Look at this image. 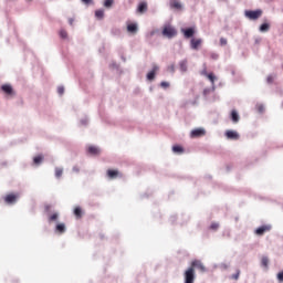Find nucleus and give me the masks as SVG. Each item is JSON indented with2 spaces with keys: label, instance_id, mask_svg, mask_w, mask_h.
Wrapping results in <instances>:
<instances>
[{
  "label": "nucleus",
  "instance_id": "nucleus-1",
  "mask_svg": "<svg viewBox=\"0 0 283 283\" xmlns=\"http://www.w3.org/2000/svg\"><path fill=\"white\" fill-rule=\"evenodd\" d=\"M195 269H198L199 271H201V273H207V268L205 266L202 261L195 260V261L191 262V266L188 268L184 272V283H193V282H196V270Z\"/></svg>",
  "mask_w": 283,
  "mask_h": 283
},
{
  "label": "nucleus",
  "instance_id": "nucleus-2",
  "mask_svg": "<svg viewBox=\"0 0 283 283\" xmlns=\"http://www.w3.org/2000/svg\"><path fill=\"white\" fill-rule=\"evenodd\" d=\"M163 36H166V39H174L178 34V31H176V28L171 25L164 27L161 31Z\"/></svg>",
  "mask_w": 283,
  "mask_h": 283
},
{
  "label": "nucleus",
  "instance_id": "nucleus-3",
  "mask_svg": "<svg viewBox=\"0 0 283 283\" xmlns=\"http://www.w3.org/2000/svg\"><path fill=\"white\" fill-rule=\"evenodd\" d=\"M247 19H250L251 21H255L262 17V10H245L244 12Z\"/></svg>",
  "mask_w": 283,
  "mask_h": 283
},
{
  "label": "nucleus",
  "instance_id": "nucleus-4",
  "mask_svg": "<svg viewBox=\"0 0 283 283\" xmlns=\"http://www.w3.org/2000/svg\"><path fill=\"white\" fill-rule=\"evenodd\" d=\"M273 229V226L271 224H263L254 230L255 235H264V233H269Z\"/></svg>",
  "mask_w": 283,
  "mask_h": 283
},
{
  "label": "nucleus",
  "instance_id": "nucleus-5",
  "mask_svg": "<svg viewBox=\"0 0 283 283\" xmlns=\"http://www.w3.org/2000/svg\"><path fill=\"white\" fill-rule=\"evenodd\" d=\"M201 76H206L207 80L210 81V83H216L218 81V77L213 73L207 72V65H205L203 70L200 72Z\"/></svg>",
  "mask_w": 283,
  "mask_h": 283
},
{
  "label": "nucleus",
  "instance_id": "nucleus-6",
  "mask_svg": "<svg viewBox=\"0 0 283 283\" xmlns=\"http://www.w3.org/2000/svg\"><path fill=\"white\" fill-rule=\"evenodd\" d=\"M207 134V130L205 128H195L190 132V138H201V136H205Z\"/></svg>",
  "mask_w": 283,
  "mask_h": 283
},
{
  "label": "nucleus",
  "instance_id": "nucleus-7",
  "mask_svg": "<svg viewBox=\"0 0 283 283\" xmlns=\"http://www.w3.org/2000/svg\"><path fill=\"white\" fill-rule=\"evenodd\" d=\"M181 32L185 36V39H192L193 34H196V28L189 27V28H182Z\"/></svg>",
  "mask_w": 283,
  "mask_h": 283
},
{
  "label": "nucleus",
  "instance_id": "nucleus-8",
  "mask_svg": "<svg viewBox=\"0 0 283 283\" xmlns=\"http://www.w3.org/2000/svg\"><path fill=\"white\" fill-rule=\"evenodd\" d=\"M179 72H181V74L189 72V61L187 59L179 61Z\"/></svg>",
  "mask_w": 283,
  "mask_h": 283
},
{
  "label": "nucleus",
  "instance_id": "nucleus-9",
  "mask_svg": "<svg viewBox=\"0 0 283 283\" xmlns=\"http://www.w3.org/2000/svg\"><path fill=\"white\" fill-rule=\"evenodd\" d=\"M51 206H45V211L48 213L49 222H56L59 220V212L50 213Z\"/></svg>",
  "mask_w": 283,
  "mask_h": 283
},
{
  "label": "nucleus",
  "instance_id": "nucleus-10",
  "mask_svg": "<svg viewBox=\"0 0 283 283\" xmlns=\"http://www.w3.org/2000/svg\"><path fill=\"white\" fill-rule=\"evenodd\" d=\"M65 231H67V227H65V223H56L54 233H56L57 235H63Z\"/></svg>",
  "mask_w": 283,
  "mask_h": 283
},
{
  "label": "nucleus",
  "instance_id": "nucleus-11",
  "mask_svg": "<svg viewBox=\"0 0 283 283\" xmlns=\"http://www.w3.org/2000/svg\"><path fill=\"white\" fill-rule=\"evenodd\" d=\"M158 70H160V67L155 64L153 66V70L146 75L147 81H154L156 78V72H158Z\"/></svg>",
  "mask_w": 283,
  "mask_h": 283
},
{
  "label": "nucleus",
  "instance_id": "nucleus-12",
  "mask_svg": "<svg viewBox=\"0 0 283 283\" xmlns=\"http://www.w3.org/2000/svg\"><path fill=\"white\" fill-rule=\"evenodd\" d=\"M17 195L10 193L4 197L6 205H17Z\"/></svg>",
  "mask_w": 283,
  "mask_h": 283
},
{
  "label": "nucleus",
  "instance_id": "nucleus-13",
  "mask_svg": "<svg viewBox=\"0 0 283 283\" xmlns=\"http://www.w3.org/2000/svg\"><path fill=\"white\" fill-rule=\"evenodd\" d=\"M226 136L228 140H238V138H240V134L235 130H227Z\"/></svg>",
  "mask_w": 283,
  "mask_h": 283
},
{
  "label": "nucleus",
  "instance_id": "nucleus-14",
  "mask_svg": "<svg viewBox=\"0 0 283 283\" xmlns=\"http://www.w3.org/2000/svg\"><path fill=\"white\" fill-rule=\"evenodd\" d=\"M202 44V39H191L190 40V48L191 50H198V48H200V45Z\"/></svg>",
  "mask_w": 283,
  "mask_h": 283
},
{
  "label": "nucleus",
  "instance_id": "nucleus-15",
  "mask_svg": "<svg viewBox=\"0 0 283 283\" xmlns=\"http://www.w3.org/2000/svg\"><path fill=\"white\" fill-rule=\"evenodd\" d=\"M127 32L129 34H136V32H138V23H128L127 24Z\"/></svg>",
  "mask_w": 283,
  "mask_h": 283
},
{
  "label": "nucleus",
  "instance_id": "nucleus-16",
  "mask_svg": "<svg viewBox=\"0 0 283 283\" xmlns=\"http://www.w3.org/2000/svg\"><path fill=\"white\" fill-rule=\"evenodd\" d=\"M230 118H231L232 123H234V124L240 123V114L238 113V111L232 109L230 113Z\"/></svg>",
  "mask_w": 283,
  "mask_h": 283
},
{
  "label": "nucleus",
  "instance_id": "nucleus-17",
  "mask_svg": "<svg viewBox=\"0 0 283 283\" xmlns=\"http://www.w3.org/2000/svg\"><path fill=\"white\" fill-rule=\"evenodd\" d=\"M87 154H90L91 156H98V154H101V148L96 146H90L87 148Z\"/></svg>",
  "mask_w": 283,
  "mask_h": 283
},
{
  "label": "nucleus",
  "instance_id": "nucleus-18",
  "mask_svg": "<svg viewBox=\"0 0 283 283\" xmlns=\"http://www.w3.org/2000/svg\"><path fill=\"white\" fill-rule=\"evenodd\" d=\"M1 90L4 94H8V96L12 95L14 90L12 88V85L10 84H4L1 86Z\"/></svg>",
  "mask_w": 283,
  "mask_h": 283
},
{
  "label": "nucleus",
  "instance_id": "nucleus-19",
  "mask_svg": "<svg viewBox=\"0 0 283 283\" xmlns=\"http://www.w3.org/2000/svg\"><path fill=\"white\" fill-rule=\"evenodd\" d=\"M216 92V82L211 83V87L203 90V96L205 98H209V94Z\"/></svg>",
  "mask_w": 283,
  "mask_h": 283
},
{
  "label": "nucleus",
  "instance_id": "nucleus-20",
  "mask_svg": "<svg viewBox=\"0 0 283 283\" xmlns=\"http://www.w3.org/2000/svg\"><path fill=\"white\" fill-rule=\"evenodd\" d=\"M137 12H139V14H145V12H147V2H139L137 6Z\"/></svg>",
  "mask_w": 283,
  "mask_h": 283
},
{
  "label": "nucleus",
  "instance_id": "nucleus-21",
  "mask_svg": "<svg viewBox=\"0 0 283 283\" xmlns=\"http://www.w3.org/2000/svg\"><path fill=\"white\" fill-rule=\"evenodd\" d=\"M95 17L98 19V21H103V19L105 18V9L96 10Z\"/></svg>",
  "mask_w": 283,
  "mask_h": 283
},
{
  "label": "nucleus",
  "instance_id": "nucleus-22",
  "mask_svg": "<svg viewBox=\"0 0 283 283\" xmlns=\"http://www.w3.org/2000/svg\"><path fill=\"white\" fill-rule=\"evenodd\" d=\"M269 30H271V24H269V22H264L260 25L259 28V32H269Z\"/></svg>",
  "mask_w": 283,
  "mask_h": 283
},
{
  "label": "nucleus",
  "instance_id": "nucleus-23",
  "mask_svg": "<svg viewBox=\"0 0 283 283\" xmlns=\"http://www.w3.org/2000/svg\"><path fill=\"white\" fill-rule=\"evenodd\" d=\"M170 8H174L175 10H182V4L178 2V0H171Z\"/></svg>",
  "mask_w": 283,
  "mask_h": 283
},
{
  "label": "nucleus",
  "instance_id": "nucleus-24",
  "mask_svg": "<svg viewBox=\"0 0 283 283\" xmlns=\"http://www.w3.org/2000/svg\"><path fill=\"white\" fill-rule=\"evenodd\" d=\"M119 175L118 170H112V169H108L107 170V177L111 179V180H115V178Z\"/></svg>",
  "mask_w": 283,
  "mask_h": 283
},
{
  "label": "nucleus",
  "instance_id": "nucleus-25",
  "mask_svg": "<svg viewBox=\"0 0 283 283\" xmlns=\"http://www.w3.org/2000/svg\"><path fill=\"white\" fill-rule=\"evenodd\" d=\"M172 151H174V154H184L185 148H182V146H180V145H175V146H172Z\"/></svg>",
  "mask_w": 283,
  "mask_h": 283
},
{
  "label": "nucleus",
  "instance_id": "nucleus-26",
  "mask_svg": "<svg viewBox=\"0 0 283 283\" xmlns=\"http://www.w3.org/2000/svg\"><path fill=\"white\" fill-rule=\"evenodd\" d=\"M43 163V156L42 155H38L33 158V165H41Z\"/></svg>",
  "mask_w": 283,
  "mask_h": 283
},
{
  "label": "nucleus",
  "instance_id": "nucleus-27",
  "mask_svg": "<svg viewBox=\"0 0 283 283\" xmlns=\"http://www.w3.org/2000/svg\"><path fill=\"white\" fill-rule=\"evenodd\" d=\"M74 216H76L77 218H82L83 216V209H81V207H76L73 211Z\"/></svg>",
  "mask_w": 283,
  "mask_h": 283
},
{
  "label": "nucleus",
  "instance_id": "nucleus-28",
  "mask_svg": "<svg viewBox=\"0 0 283 283\" xmlns=\"http://www.w3.org/2000/svg\"><path fill=\"white\" fill-rule=\"evenodd\" d=\"M103 6H104V8L109 10V8H112V6H114V0H104Z\"/></svg>",
  "mask_w": 283,
  "mask_h": 283
},
{
  "label": "nucleus",
  "instance_id": "nucleus-29",
  "mask_svg": "<svg viewBox=\"0 0 283 283\" xmlns=\"http://www.w3.org/2000/svg\"><path fill=\"white\" fill-rule=\"evenodd\" d=\"M63 176V168L55 167V178Z\"/></svg>",
  "mask_w": 283,
  "mask_h": 283
},
{
  "label": "nucleus",
  "instance_id": "nucleus-30",
  "mask_svg": "<svg viewBox=\"0 0 283 283\" xmlns=\"http://www.w3.org/2000/svg\"><path fill=\"white\" fill-rule=\"evenodd\" d=\"M210 229H211V231H218V229H220V223H218V222L211 223Z\"/></svg>",
  "mask_w": 283,
  "mask_h": 283
},
{
  "label": "nucleus",
  "instance_id": "nucleus-31",
  "mask_svg": "<svg viewBox=\"0 0 283 283\" xmlns=\"http://www.w3.org/2000/svg\"><path fill=\"white\" fill-rule=\"evenodd\" d=\"M276 75L275 74H271L268 76L266 82L271 85V83H273V81H275Z\"/></svg>",
  "mask_w": 283,
  "mask_h": 283
},
{
  "label": "nucleus",
  "instance_id": "nucleus-32",
  "mask_svg": "<svg viewBox=\"0 0 283 283\" xmlns=\"http://www.w3.org/2000/svg\"><path fill=\"white\" fill-rule=\"evenodd\" d=\"M60 38L61 39H67V31H65V30H60Z\"/></svg>",
  "mask_w": 283,
  "mask_h": 283
},
{
  "label": "nucleus",
  "instance_id": "nucleus-33",
  "mask_svg": "<svg viewBox=\"0 0 283 283\" xmlns=\"http://www.w3.org/2000/svg\"><path fill=\"white\" fill-rule=\"evenodd\" d=\"M167 71L170 72L171 74L176 73V65L171 64L167 67Z\"/></svg>",
  "mask_w": 283,
  "mask_h": 283
},
{
  "label": "nucleus",
  "instance_id": "nucleus-34",
  "mask_svg": "<svg viewBox=\"0 0 283 283\" xmlns=\"http://www.w3.org/2000/svg\"><path fill=\"white\" fill-rule=\"evenodd\" d=\"M256 109H258L259 114H264V106H263V104H258L256 105Z\"/></svg>",
  "mask_w": 283,
  "mask_h": 283
},
{
  "label": "nucleus",
  "instance_id": "nucleus-35",
  "mask_svg": "<svg viewBox=\"0 0 283 283\" xmlns=\"http://www.w3.org/2000/svg\"><path fill=\"white\" fill-rule=\"evenodd\" d=\"M261 264H262V266H269V259L266 256H263Z\"/></svg>",
  "mask_w": 283,
  "mask_h": 283
},
{
  "label": "nucleus",
  "instance_id": "nucleus-36",
  "mask_svg": "<svg viewBox=\"0 0 283 283\" xmlns=\"http://www.w3.org/2000/svg\"><path fill=\"white\" fill-rule=\"evenodd\" d=\"M276 279L280 283L283 282V271L279 272L277 275H276Z\"/></svg>",
  "mask_w": 283,
  "mask_h": 283
},
{
  "label": "nucleus",
  "instance_id": "nucleus-37",
  "mask_svg": "<svg viewBox=\"0 0 283 283\" xmlns=\"http://www.w3.org/2000/svg\"><path fill=\"white\" fill-rule=\"evenodd\" d=\"M210 59H212L213 61H218V59H220V55H218V53H211Z\"/></svg>",
  "mask_w": 283,
  "mask_h": 283
},
{
  "label": "nucleus",
  "instance_id": "nucleus-38",
  "mask_svg": "<svg viewBox=\"0 0 283 283\" xmlns=\"http://www.w3.org/2000/svg\"><path fill=\"white\" fill-rule=\"evenodd\" d=\"M232 280H240V270H237L235 274H232Z\"/></svg>",
  "mask_w": 283,
  "mask_h": 283
},
{
  "label": "nucleus",
  "instance_id": "nucleus-39",
  "mask_svg": "<svg viewBox=\"0 0 283 283\" xmlns=\"http://www.w3.org/2000/svg\"><path fill=\"white\" fill-rule=\"evenodd\" d=\"M169 82H161L160 83V87H163L164 90H167V87H169Z\"/></svg>",
  "mask_w": 283,
  "mask_h": 283
},
{
  "label": "nucleus",
  "instance_id": "nucleus-40",
  "mask_svg": "<svg viewBox=\"0 0 283 283\" xmlns=\"http://www.w3.org/2000/svg\"><path fill=\"white\" fill-rule=\"evenodd\" d=\"M65 93V88L63 87V86H60L59 88H57V94H60V96L61 95H63Z\"/></svg>",
  "mask_w": 283,
  "mask_h": 283
},
{
  "label": "nucleus",
  "instance_id": "nucleus-41",
  "mask_svg": "<svg viewBox=\"0 0 283 283\" xmlns=\"http://www.w3.org/2000/svg\"><path fill=\"white\" fill-rule=\"evenodd\" d=\"M72 171L74 174H78L81 171V168H78V166H73Z\"/></svg>",
  "mask_w": 283,
  "mask_h": 283
},
{
  "label": "nucleus",
  "instance_id": "nucleus-42",
  "mask_svg": "<svg viewBox=\"0 0 283 283\" xmlns=\"http://www.w3.org/2000/svg\"><path fill=\"white\" fill-rule=\"evenodd\" d=\"M176 220H180V218H178L177 216H171L170 217V222L174 224V222H176Z\"/></svg>",
  "mask_w": 283,
  "mask_h": 283
},
{
  "label": "nucleus",
  "instance_id": "nucleus-43",
  "mask_svg": "<svg viewBox=\"0 0 283 283\" xmlns=\"http://www.w3.org/2000/svg\"><path fill=\"white\" fill-rule=\"evenodd\" d=\"M88 119L87 117L81 119V125H87Z\"/></svg>",
  "mask_w": 283,
  "mask_h": 283
},
{
  "label": "nucleus",
  "instance_id": "nucleus-44",
  "mask_svg": "<svg viewBox=\"0 0 283 283\" xmlns=\"http://www.w3.org/2000/svg\"><path fill=\"white\" fill-rule=\"evenodd\" d=\"M220 45H227V39L221 38L220 39Z\"/></svg>",
  "mask_w": 283,
  "mask_h": 283
},
{
  "label": "nucleus",
  "instance_id": "nucleus-45",
  "mask_svg": "<svg viewBox=\"0 0 283 283\" xmlns=\"http://www.w3.org/2000/svg\"><path fill=\"white\" fill-rule=\"evenodd\" d=\"M181 218H184L185 222H188L189 216L188 214H181Z\"/></svg>",
  "mask_w": 283,
  "mask_h": 283
},
{
  "label": "nucleus",
  "instance_id": "nucleus-46",
  "mask_svg": "<svg viewBox=\"0 0 283 283\" xmlns=\"http://www.w3.org/2000/svg\"><path fill=\"white\" fill-rule=\"evenodd\" d=\"M156 32H158V30H153L149 32L148 36H154L156 34Z\"/></svg>",
  "mask_w": 283,
  "mask_h": 283
},
{
  "label": "nucleus",
  "instance_id": "nucleus-47",
  "mask_svg": "<svg viewBox=\"0 0 283 283\" xmlns=\"http://www.w3.org/2000/svg\"><path fill=\"white\" fill-rule=\"evenodd\" d=\"M82 3H85L86 6H90V3H92V0H82Z\"/></svg>",
  "mask_w": 283,
  "mask_h": 283
},
{
  "label": "nucleus",
  "instance_id": "nucleus-48",
  "mask_svg": "<svg viewBox=\"0 0 283 283\" xmlns=\"http://www.w3.org/2000/svg\"><path fill=\"white\" fill-rule=\"evenodd\" d=\"M69 24H70V25H74V19H73V18H70V19H69Z\"/></svg>",
  "mask_w": 283,
  "mask_h": 283
},
{
  "label": "nucleus",
  "instance_id": "nucleus-49",
  "mask_svg": "<svg viewBox=\"0 0 283 283\" xmlns=\"http://www.w3.org/2000/svg\"><path fill=\"white\" fill-rule=\"evenodd\" d=\"M221 268H222V269H229V265L222 263V264H221Z\"/></svg>",
  "mask_w": 283,
  "mask_h": 283
},
{
  "label": "nucleus",
  "instance_id": "nucleus-50",
  "mask_svg": "<svg viewBox=\"0 0 283 283\" xmlns=\"http://www.w3.org/2000/svg\"><path fill=\"white\" fill-rule=\"evenodd\" d=\"M112 66H113V67H118V65H116V63H113Z\"/></svg>",
  "mask_w": 283,
  "mask_h": 283
},
{
  "label": "nucleus",
  "instance_id": "nucleus-51",
  "mask_svg": "<svg viewBox=\"0 0 283 283\" xmlns=\"http://www.w3.org/2000/svg\"><path fill=\"white\" fill-rule=\"evenodd\" d=\"M122 60H123L124 62L126 61L124 56H122Z\"/></svg>",
  "mask_w": 283,
  "mask_h": 283
},
{
  "label": "nucleus",
  "instance_id": "nucleus-52",
  "mask_svg": "<svg viewBox=\"0 0 283 283\" xmlns=\"http://www.w3.org/2000/svg\"><path fill=\"white\" fill-rule=\"evenodd\" d=\"M180 224H185V221H181Z\"/></svg>",
  "mask_w": 283,
  "mask_h": 283
},
{
  "label": "nucleus",
  "instance_id": "nucleus-53",
  "mask_svg": "<svg viewBox=\"0 0 283 283\" xmlns=\"http://www.w3.org/2000/svg\"><path fill=\"white\" fill-rule=\"evenodd\" d=\"M282 107H283V102H282Z\"/></svg>",
  "mask_w": 283,
  "mask_h": 283
}]
</instances>
